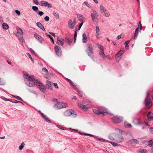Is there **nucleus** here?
<instances>
[{"instance_id": "a878e982", "label": "nucleus", "mask_w": 153, "mask_h": 153, "mask_svg": "<svg viewBox=\"0 0 153 153\" xmlns=\"http://www.w3.org/2000/svg\"><path fill=\"white\" fill-rule=\"evenodd\" d=\"M2 28L5 30H7L9 28V26L6 23H3L2 25Z\"/></svg>"}, {"instance_id": "3c124183", "label": "nucleus", "mask_w": 153, "mask_h": 153, "mask_svg": "<svg viewBox=\"0 0 153 153\" xmlns=\"http://www.w3.org/2000/svg\"><path fill=\"white\" fill-rule=\"evenodd\" d=\"M45 35L47 36V37H48L49 38H50V39H51H51H53V37L51 35L48 34L47 33H45Z\"/></svg>"}, {"instance_id": "a19ab883", "label": "nucleus", "mask_w": 153, "mask_h": 153, "mask_svg": "<svg viewBox=\"0 0 153 153\" xmlns=\"http://www.w3.org/2000/svg\"><path fill=\"white\" fill-rule=\"evenodd\" d=\"M96 44L97 47L99 48L100 50H101L102 48H103V46L100 45L99 43H97Z\"/></svg>"}, {"instance_id": "bf43d9fd", "label": "nucleus", "mask_w": 153, "mask_h": 153, "mask_svg": "<svg viewBox=\"0 0 153 153\" xmlns=\"http://www.w3.org/2000/svg\"><path fill=\"white\" fill-rule=\"evenodd\" d=\"M99 140L100 141H101L103 142H108L107 140H105V139H102L99 138Z\"/></svg>"}, {"instance_id": "58836bf2", "label": "nucleus", "mask_w": 153, "mask_h": 153, "mask_svg": "<svg viewBox=\"0 0 153 153\" xmlns=\"http://www.w3.org/2000/svg\"><path fill=\"white\" fill-rule=\"evenodd\" d=\"M103 15L104 16L106 17H108L110 16V13L108 11L106 12L105 13L103 14Z\"/></svg>"}, {"instance_id": "b1692460", "label": "nucleus", "mask_w": 153, "mask_h": 153, "mask_svg": "<svg viewBox=\"0 0 153 153\" xmlns=\"http://www.w3.org/2000/svg\"><path fill=\"white\" fill-rule=\"evenodd\" d=\"M53 14L56 19H59V14L56 11H54L53 13Z\"/></svg>"}, {"instance_id": "bb28decb", "label": "nucleus", "mask_w": 153, "mask_h": 153, "mask_svg": "<svg viewBox=\"0 0 153 153\" xmlns=\"http://www.w3.org/2000/svg\"><path fill=\"white\" fill-rule=\"evenodd\" d=\"M124 123L125 127L126 128H131L132 126L131 124L127 122H125Z\"/></svg>"}, {"instance_id": "37998d69", "label": "nucleus", "mask_w": 153, "mask_h": 153, "mask_svg": "<svg viewBox=\"0 0 153 153\" xmlns=\"http://www.w3.org/2000/svg\"><path fill=\"white\" fill-rule=\"evenodd\" d=\"M12 102L14 103H17L18 102H19V103H22V104H23V102H20V101L16 100L14 99H13V101H12Z\"/></svg>"}, {"instance_id": "72a5a7b5", "label": "nucleus", "mask_w": 153, "mask_h": 153, "mask_svg": "<svg viewBox=\"0 0 153 153\" xmlns=\"http://www.w3.org/2000/svg\"><path fill=\"white\" fill-rule=\"evenodd\" d=\"M148 145L150 147L153 146V139L149 141L148 142Z\"/></svg>"}, {"instance_id": "052dcab7", "label": "nucleus", "mask_w": 153, "mask_h": 153, "mask_svg": "<svg viewBox=\"0 0 153 153\" xmlns=\"http://www.w3.org/2000/svg\"><path fill=\"white\" fill-rule=\"evenodd\" d=\"M44 19L45 21H48L49 20V17L48 16H46L44 18Z\"/></svg>"}, {"instance_id": "7ed1b4c3", "label": "nucleus", "mask_w": 153, "mask_h": 153, "mask_svg": "<svg viewBox=\"0 0 153 153\" xmlns=\"http://www.w3.org/2000/svg\"><path fill=\"white\" fill-rule=\"evenodd\" d=\"M64 114L65 116L68 117L72 115L74 117H75L77 116L76 112L72 109H69L65 111L64 113Z\"/></svg>"}, {"instance_id": "680f3d73", "label": "nucleus", "mask_w": 153, "mask_h": 153, "mask_svg": "<svg viewBox=\"0 0 153 153\" xmlns=\"http://www.w3.org/2000/svg\"><path fill=\"white\" fill-rule=\"evenodd\" d=\"M83 24V23L82 22L79 25L78 28V30H79L81 29V27L82 26V25Z\"/></svg>"}, {"instance_id": "4be33fe9", "label": "nucleus", "mask_w": 153, "mask_h": 153, "mask_svg": "<svg viewBox=\"0 0 153 153\" xmlns=\"http://www.w3.org/2000/svg\"><path fill=\"white\" fill-rule=\"evenodd\" d=\"M19 34L20 35H22V36L23 35V32L22 30L20 28H18L17 29V33L16 34V36H18V34Z\"/></svg>"}, {"instance_id": "4d7b16f0", "label": "nucleus", "mask_w": 153, "mask_h": 153, "mask_svg": "<svg viewBox=\"0 0 153 153\" xmlns=\"http://www.w3.org/2000/svg\"><path fill=\"white\" fill-rule=\"evenodd\" d=\"M71 85L72 86L73 88L75 90H77V89H78L77 88L76 85H75L74 83L73 84V85Z\"/></svg>"}, {"instance_id": "9d476101", "label": "nucleus", "mask_w": 153, "mask_h": 153, "mask_svg": "<svg viewBox=\"0 0 153 153\" xmlns=\"http://www.w3.org/2000/svg\"><path fill=\"white\" fill-rule=\"evenodd\" d=\"M40 5L42 6L47 7L51 8L52 7V5L45 1H42L40 2Z\"/></svg>"}, {"instance_id": "ea45409f", "label": "nucleus", "mask_w": 153, "mask_h": 153, "mask_svg": "<svg viewBox=\"0 0 153 153\" xmlns=\"http://www.w3.org/2000/svg\"><path fill=\"white\" fill-rule=\"evenodd\" d=\"M27 55L28 56V57L31 60V61L33 62H34V60L32 58L31 56L30 55V54L29 53H26Z\"/></svg>"}, {"instance_id": "6e6552de", "label": "nucleus", "mask_w": 153, "mask_h": 153, "mask_svg": "<svg viewBox=\"0 0 153 153\" xmlns=\"http://www.w3.org/2000/svg\"><path fill=\"white\" fill-rule=\"evenodd\" d=\"M124 49H123L122 50L119 51L116 54L115 56L116 60L117 62H118L121 59V56L124 52Z\"/></svg>"}, {"instance_id": "f704fd0d", "label": "nucleus", "mask_w": 153, "mask_h": 153, "mask_svg": "<svg viewBox=\"0 0 153 153\" xmlns=\"http://www.w3.org/2000/svg\"><path fill=\"white\" fill-rule=\"evenodd\" d=\"M93 13L91 14H93V16H95L96 17H98L99 16L98 14L97 13V12L94 10H92Z\"/></svg>"}, {"instance_id": "2eb2a0df", "label": "nucleus", "mask_w": 153, "mask_h": 153, "mask_svg": "<svg viewBox=\"0 0 153 153\" xmlns=\"http://www.w3.org/2000/svg\"><path fill=\"white\" fill-rule=\"evenodd\" d=\"M93 111L95 114L98 115H100L102 117L104 115V114L103 113L100 112L98 110L93 109Z\"/></svg>"}, {"instance_id": "0eeeda50", "label": "nucleus", "mask_w": 153, "mask_h": 153, "mask_svg": "<svg viewBox=\"0 0 153 153\" xmlns=\"http://www.w3.org/2000/svg\"><path fill=\"white\" fill-rule=\"evenodd\" d=\"M24 78H26L29 82H33L36 81L33 75H31L29 76L28 74L27 73H26L25 74H24Z\"/></svg>"}, {"instance_id": "ddd939ff", "label": "nucleus", "mask_w": 153, "mask_h": 153, "mask_svg": "<svg viewBox=\"0 0 153 153\" xmlns=\"http://www.w3.org/2000/svg\"><path fill=\"white\" fill-rule=\"evenodd\" d=\"M97 109L101 112L108 113L107 109L103 107H99L97 108Z\"/></svg>"}, {"instance_id": "a211bd4d", "label": "nucleus", "mask_w": 153, "mask_h": 153, "mask_svg": "<svg viewBox=\"0 0 153 153\" xmlns=\"http://www.w3.org/2000/svg\"><path fill=\"white\" fill-rule=\"evenodd\" d=\"M82 42L84 43H86L88 40V38L87 37L85 33H84L82 34Z\"/></svg>"}, {"instance_id": "412c9836", "label": "nucleus", "mask_w": 153, "mask_h": 153, "mask_svg": "<svg viewBox=\"0 0 153 153\" xmlns=\"http://www.w3.org/2000/svg\"><path fill=\"white\" fill-rule=\"evenodd\" d=\"M139 30V27H137L135 30V33L134 34V40H136V38L137 37V36L138 34V31Z\"/></svg>"}, {"instance_id": "8fccbe9b", "label": "nucleus", "mask_w": 153, "mask_h": 153, "mask_svg": "<svg viewBox=\"0 0 153 153\" xmlns=\"http://www.w3.org/2000/svg\"><path fill=\"white\" fill-rule=\"evenodd\" d=\"M83 4H84L85 5H86V6H87L89 8H91V6L89 5L88 3L87 2H86V1H84V2H83Z\"/></svg>"}, {"instance_id": "9b49d317", "label": "nucleus", "mask_w": 153, "mask_h": 153, "mask_svg": "<svg viewBox=\"0 0 153 153\" xmlns=\"http://www.w3.org/2000/svg\"><path fill=\"white\" fill-rule=\"evenodd\" d=\"M34 35V37L39 42L41 43H42L44 42V39L42 36H40L36 33H35Z\"/></svg>"}, {"instance_id": "4468645a", "label": "nucleus", "mask_w": 153, "mask_h": 153, "mask_svg": "<svg viewBox=\"0 0 153 153\" xmlns=\"http://www.w3.org/2000/svg\"><path fill=\"white\" fill-rule=\"evenodd\" d=\"M123 138L122 136L120 135H118L116 139V142L118 143H120L123 141Z\"/></svg>"}, {"instance_id": "c9c22d12", "label": "nucleus", "mask_w": 153, "mask_h": 153, "mask_svg": "<svg viewBox=\"0 0 153 153\" xmlns=\"http://www.w3.org/2000/svg\"><path fill=\"white\" fill-rule=\"evenodd\" d=\"M25 145V144L24 142H22L20 146L19 147V149L20 150H22L24 146Z\"/></svg>"}, {"instance_id": "6e6d98bb", "label": "nucleus", "mask_w": 153, "mask_h": 153, "mask_svg": "<svg viewBox=\"0 0 153 153\" xmlns=\"http://www.w3.org/2000/svg\"><path fill=\"white\" fill-rule=\"evenodd\" d=\"M127 143L128 144H131L133 143V141H132V140L131 139L130 140H129L127 142Z\"/></svg>"}, {"instance_id": "a18cd8bd", "label": "nucleus", "mask_w": 153, "mask_h": 153, "mask_svg": "<svg viewBox=\"0 0 153 153\" xmlns=\"http://www.w3.org/2000/svg\"><path fill=\"white\" fill-rule=\"evenodd\" d=\"M29 50L35 56H36L37 54L36 53L35 51L32 48H30Z\"/></svg>"}, {"instance_id": "473e14b6", "label": "nucleus", "mask_w": 153, "mask_h": 153, "mask_svg": "<svg viewBox=\"0 0 153 153\" xmlns=\"http://www.w3.org/2000/svg\"><path fill=\"white\" fill-rule=\"evenodd\" d=\"M147 150L146 149H140L139 150V153H146Z\"/></svg>"}, {"instance_id": "0e129e2a", "label": "nucleus", "mask_w": 153, "mask_h": 153, "mask_svg": "<svg viewBox=\"0 0 153 153\" xmlns=\"http://www.w3.org/2000/svg\"><path fill=\"white\" fill-rule=\"evenodd\" d=\"M15 12L18 15H20L21 13L20 12L19 10H15Z\"/></svg>"}, {"instance_id": "de8ad7c7", "label": "nucleus", "mask_w": 153, "mask_h": 153, "mask_svg": "<svg viewBox=\"0 0 153 153\" xmlns=\"http://www.w3.org/2000/svg\"><path fill=\"white\" fill-rule=\"evenodd\" d=\"M108 142L110 143L114 147H116L117 146H118V144H117L115 143L112 142H109V141Z\"/></svg>"}, {"instance_id": "1a4fd4ad", "label": "nucleus", "mask_w": 153, "mask_h": 153, "mask_svg": "<svg viewBox=\"0 0 153 153\" xmlns=\"http://www.w3.org/2000/svg\"><path fill=\"white\" fill-rule=\"evenodd\" d=\"M54 50L56 54L59 56L62 55V51L61 48L58 45H56L54 47Z\"/></svg>"}, {"instance_id": "e433bc0d", "label": "nucleus", "mask_w": 153, "mask_h": 153, "mask_svg": "<svg viewBox=\"0 0 153 153\" xmlns=\"http://www.w3.org/2000/svg\"><path fill=\"white\" fill-rule=\"evenodd\" d=\"M43 118L45 119V121H46V122H47L49 123H51V121L50 119L48 118L47 117H46L45 116V117H43Z\"/></svg>"}, {"instance_id": "cd10ccee", "label": "nucleus", "mask_w": 153, "mask_h": 153, "mask_svg": "<svg viewBox=\"0 0 153 153\" xmlns=\"http://www.w3.org/2000/svg\"><path fill=\"white\" fill-rule=\"evenodd\" d=\"M96 35L97 37L98 38V36L99 34L100 29L99 27L98 26H97L96 27Z\"/></svg>"}, {"instance_id": "20e7f679", "label": "nucleus", "mask_w": 153, "mask_h": 153, "mask_svg": "<svg viewBox=\"0 0 153 153\" xmlns=\"http://www.w3.org/2000/svg\"><path fill=\"white\" fill-rule=\"evenodd\" d=\"M123 117L121 116H118L116 115L113 116L111 119L112 122L115 123H121L123 120Z\"/></svg>"}, {"instance_id": "c03bdc74", "label": "nucleus", "mask_w": 153, "mask_h": 153, "mask_svg": "<svg viewBox=\"0 0 153 153\" xmlns=\"http://www.w3.org/2000/svg\"><path fill=\"white\" fill-rule=\"evenodd\" d=\"M93 21L94 22L95 24H97V22L98 20V19L97 18L94 19V20H93Z\"/></svg>"}, {"instance_id": "13d9d810", "label": "nucleus", "mask_w": 153, "mask_h": 153, "mask_svg": "<svg viewBox=\"0 0 153 153\" xmlns=\"http://www.w3.org/2000/svg\"><path fill=\"white\" fill-rule=\"evenodd\" d=\"M38 112L41 115L42 117L43 118L45 117V115L43 113H42L41 112V111H39Z\"/></svg>"}, {"instance_id": "423d86ee", "label": "nucleus", "mask_w": 153, "mask_h": 153, "mask_svg": "<svg viewBox=\"0 0 153 153\" xmlns=\"http://www.w3.org/2000/svg\"><path fill=\"white\" fill-rule=\"evenodd\" d=\"M145 107L150 108L152 105V101L150 98H146L143 102Z\"/></svg>"}, {"instance_id": "774afa93", "label": "nucleus", "mask_w": 153, "mask_h": 153, "mask_svg": "<svg viewBox=\"0 0 153 153\" xmlns=\"http://www.w3.org/2000/svg\"><path fill=\"white\" fill-rule=\"evenodd\" d=\"M150 132L152 134H153V128H151L149 129Z\"/></svg>"}, {"instance_id": "aec40b11", "label": "nucleus", "mask_w": 153, "mask_h": 153, "mask_svg": "<svg viewBox=\"0 0 153 153\" xmlns=\"http://www.w3.org/2000/svg\"><path fill=\"white\" fill-rule=\"evenodd\" d=\"M46 86H48L49 88L50 89L52 90V85L51 84V82L50 81L47 80L46 81Z\"/></svg>"}, {"instance_id": "e2e57ef3", "label": "nucleus", "mask_w": 153, "mask_h": 153, "mask_svg": "<svg viewBox=\"0 0 153 153\" xmlns=\"http://www.w3.org/2000/svg\"><path fill=\"white\" fill-rule=\"evenodd\" d=\"M33 2L36 5H38L39 4V2L37 0H33Z\"/></svg>"}, {"instance_id": "f3484780", "label": "nucleus", "mask_w": 153, "mask_h": 153, "mask_svg": "<svg viewBox=\"0 0 153 153\" xmlns=\"http://www.w3.org/2000/svg\"><path fill=\"white\" fill-rule=\"evenodd\" d=\"M37 26L40 29L43 30L45 31V30L42 25L40 22H37L36 23Z\"/></svg>"}, {"instance_id": "c85d7f7f", "label": "nucleus", "mask_w": 153, "mask_h": 153, "mask_svg": "<svg viewBox=\"0 0 153 153\" xmlns=\"http://www.w3.org/2000/svg\"><path fill=\"white\" fill-rule=\"evenodd\" d=\"M65 41L66 42H67L68 45H71L70 44L72 42L71 41L68 37H66L65 38Z\"/></svg>"}, {"instance_id": "dca6fc26", "label": "nucleus", "mask_w": 153, "mask_h": 153, "mask_svg": "<svg viewBox=\"0 0 153 153\" xmlns=\"http://www.w3.org/2000/svg\"><path fill=\"white\" fill-rule=\"evenodd\" d=\"M99 54L100 56L102 58H105V56L104 53L103 48H102L101 50L100 51Z\"/></svg>"}, {"instance_id": "393cba45", "label": "nucleus", "mask_w": 153, "mask_h": 153, "mask_svg": "<svg viewBox=\"0 0 153 153\" xmlns=\"http://www.w3.org/2000/svg\"><path fill=\"white\" fill-rule=\"evenodd\" d=\"M100 10L101 13H103L106 11V9L104 8V7L102 4L100 6Z\"/></svg>"}, {"instance_id": "69168bd1", "label": "nucleus", "mask_w": 153, "mask_h": 153, "mask_svg": "<svg viewBox=\"0 0 153 153\" xmlns=\"http://www.w3.org/2000/svg\"><path fill=\"white\" fill-rule=\"evenodd\" d=\"M19 40L20 41L22 42H24L25 41L24 39L22 37H21L19 39Z\"/></svg>"}, {"instance_id": "2f4dec72", "label": "nucleus", "mask_w": 153, "mask_h": 153, "mask_svg": "<svg viewBox=\"0 0 153 153\" xmlns=\"http://www.w3.org/2000/svg\"><path fill=\"white\" fill-rule=\"evenodd\" d=\"M32 9L34 11H35L36 13H37V12L39 11L38 8L36 6H33L32 7Z\"/></svg>"}, {"instance_id": "4c0bfd02", "label": "nucleus", "mask_w": 153, "mask_h": 153, "mask_svg": "<svg viewBox=\"0 0 153 153\" xmlns=\"http://www.w3.org/2000/svg\"><path fill=\"white\" fill-rule=\"evenodd\" d=\"M78 95L80 97H82V93L80 91H79V89H77Z\"/></svg>"}, {"instance_id": "49530a36", "label": "nucleus", "mask_w": 153, "mask_h": 153, "mask_svg": "<svg viewBox=\"0 0 153 153\" xmlns=\"http://www.w3.org/2000/svg\"><path fill=\"white\" fill-rule=\"evenodd\" d=\"M65 79L66 80H67L68 81V82L70 83V84L71 85H73V83L70 79L67 78H65Z\"/></svg>"}, {"instance_id": "7c9ffc66", "label": "nucleus", "mask_w": 153, "mask_h": 153, "mask_svg": "<svg viewBox=\"0 0 153 153\" xmlns=\"http://www.w3.org/2000/svg\"><path fill=\"white\" fill-rule=\"evenodd\" d=\"M77 17L78 19L79 20L80 22H82L83 20V17L82 16V15L80 14H78L77 15Z\"/></svg>"}, {"instance_id": "5fc2aeb1", "label": "nucleus", "mask_w": 153, "mask_h": 153, "mask_svg": "<svg viewBox=\"0 0 153 153\" xmlns=\"http://www.w3.org/2000/svg\"><path fill=\"white\" fill-rule=\"evenodd\" d=\"M83 106H83L82 109L86 111L88 109V107L86 105H84Z\"/></svg>"}, {"instance_id": "39448f33", "label": "nucleus", "mask_w": 153, "mask_h": 153, "mask_svg": "<svg viewBox=\"0 0 153 153\" xmlns=\"http://www.w3.org/2000/svg\"><path fill=\"white\" fill-rule=\"evenodd\" d=\"M68 105L65 103L57 102V103L54 105V108H56L57 109H60L62 108L67 107Z\"/></svg>"}, {"instance_id": "338daca9", "label": "nucleus", "mask_w": 153, "mask_h": 153, "mask_svg": "<svg viewBox=\"0 0 153 153\" xmlns=\"http://www.w3.org/2000/svg\"><path fill=\"white\" fill-rule=\"evenodd\" d=\"M91 16L92 20H94V19L97 18V17H96V16H93V14H91Z\"/></svg>"}, {"instance_id": "c756f323", "label": "nucleus", "mask_w": 153, "mask_h": 153, "mask_svg": "<svg viewBox=\"0 0 153 153\" xmlns=\"http://www.w3.org/2000/svg\"><path fill=\"white\" fill-rule=\"evenodd\" d=\"M11 95L13 97L16 98V99H17V100H18L22 101H23V100L20 97H19V96H16V95Z\"/></svg>"}, {"instance_id": "6ab92c4d", "label": "nucleus", "mask_w": 153, "mask_h": 153, "mask_svg": "<svg viewBox=\"0 0 153 153\" xmlns=\"http://www.w3.org/2000/svg\"><path fill=\"white\" fill-rule=\"evenodd\" d=\"M147 116L148 119L153 120V114L151 111H149L148 113Z\"/></svg>"}, {"instance_id": "f8f14e48", "label": "nucleus", "mask_w": 153, "mask_h": 153, "mask_svg": "<svg viewBox=\"0 0 153 153\" xmlns=\"http://www.w3.org/2000/svg\"><path fill=\"white\" fill-rule=\"evenodd\" d=\"M75 25V23H73L72 20L71 19H70L68 22V26L69 28L73 29L74 28Z\"/></svg>"}, {"instance_id": "f03ea898", "label": "nucleus", "mask_w": 153, "mask_h": 153, "mask_svg": "<svg viewBox=\"0 0 153 153\" xmlns=\"http://www.w3.org/2000/svg\"><path fill=\"white\" fill-rule=\"evenodd\" d=\"M87 49L85 51L87 53L88 55L93 61H94V58L93 55V49L91 44L90 43L87 44Z\"/></svg>"}, {"instance_id": "603ef678", "label": "nucleus", "mask_w": 153, "mask_h": 153, "mask_svg": "<svg viewBox=\"0 0 153 153\" xmlns=\"http://www.w3.org/2000/svg\"><path fill=\"white\" fill-rule=\"evenodd\" d=\"M37 13L40 16H42L44 14L43 12L42 11H39V10L37 12Z\"/></svg>"}, {"instance_id": "5701e85b", "label": "nucleus", "mask_w": 153, "mask_h": 153, "mask_svg": "<svg viewBox=\"0 0 153 153\" xmlns=\"http://www.w3.org/2000/svg\"><path fill=\"white\" fill-rule=\"evenodd\" d=\"M56 42L59 45H63L64 44V42L59 39V37H57Z\"/></svg>"}, {"instance_id": "f257e3e1", "label": "nucleus", "mask_w": 153, "mask_h": 153, "mask_svg": "<svg viewBox=\"0 0 153 153\" xmlns=\"http://www.w3.org/2000/svg\"><path fill=\"white\" fill-rule=\"evenodd\" d=\"M26 84L28 86L30 87H33L36 85L41 91L43 92H45V86L41 82L38 81L37 80H36L35 81L30 82L29 83L27 82Z\"/></svg>"}, {"instance_id": "09e8293b", "label": "nucleus", "mask_w": 153, "mask_h": 153, "mask_svg": "<svg viewBox=\"0 0 153 153\" xmlns=\"http://www.w3.org/2000/svg\"><path fill=\"white\" fill-rule=\"evenodd\" d=\"M129 42H130V40H128L126 41L125 42L124 45H125L126 47H129V46L128 45V44Z\"/></svg>"}, {"instance_id": "864d4df0", "label": "nucleus", "mask_w": 153, "mask_h": 153, "mask_svg": "<svg viewBox=\"0 0 153 153\" xmlns=\"http://www.w3.org/2000/svg\"><path fill=\"white\" fill-rule=\"evenodd\" d=\"M42 71L44 72H46V74L48 73V71L47 69L45 68H43L42 69Z\"/></svg>"}, {"instance_id": "79ce46f5", "label": "nucleus", "mask_w": 153, "mask_h": 153, "mask_svg": "<svg viewBox=\"0 0 153 153\" xmlns=\"http://www.w3.org/2000/svg\"><path fill=\"white\" fill-rule=\"evenodd\" d=\"M57 127L61 129L62 130H65V128H64V127H62V126L60 125H57L56 126Z\"/></svg>"}]
</instances>
